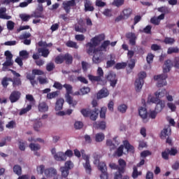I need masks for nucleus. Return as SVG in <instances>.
<instances>
[{"label": "nucleus", "mask_w": 179, "mask_h": 179, "mask_svg": "<svg viewBox=\"0 0 179 179\" xmlns=\"http://www.w3.org/2000/svg\"><path fill=\"white\" fill-rule=\"evenodd\" d=\"M106 40V35L104 34H101L93 37L90 41L85 44L86 52L88 55H93L92 62L93 64H101L103 62L104 53L100 50L99 48H96L98 45H100L101 41Z\"/></svg>", "instance_id": "1"}, {"label": "nucleus", "mask_w": 179, "mask_h": 179, "mask_svg": "<svg viewBox=\"0 0 179 179\" xmlns=\"http://www.w3.org/2000/svg\"><path fill=\"white\" fill-rule=\"evenodd\" d=\"M124 148L127 149V152H130L131 153H134L135 152V148H134V145H131L129 143V141L128 140L123 141V145H121L117 150L113 154V156H117V157H121L122 155H124Z\"/></svg>", "instance_id": "2"}, {"label": "nucleus", "mask_w": 179, "mask_h": 179, "mask_svg": "<svg viewBox=\"0 0 179 179\" xmlns=\"http://www.w3.org/2000/svg\"><path fill=\"white\" fill-rule=\"evenodd\" d=\"M174 66L176 69H179V57H176L173 62L171 59L165 61L163 66L164 73H167L171 70V67Z\"/></svg>", "instance_id": "3"}, {"label": "nucleus", "mask_w": 179, "mask_h": 179, "mask_svg": "<svg viewBox=\"0 0 179 179\" xmlns=\"http://www.w3.org/2000/svg\"><path fill=\"white\" fill-rule=\"evenodd\" d=\"M96 74L98 75L96 76L89 74L88 78L91 82H97L100 85H106V82L101 79L104 76V71H103V69H101V67H98Z\"/></svg>", "instance_id": "4"}, {"label": "nucleus", "mask_w": 179, "mask_h": 179, "mask_svg": "<svg viewBox=\"0 0 179 179\" xmlns=\"http://www.w3.org/2000/svg\"><path fill=\"white\" fill-rule=\"evenodd\" d=\"M131 16H132V8H124L120 13V15L115 19V22L118 23V22H121V20H127Z\"/></svg>", "instance_id": "5"}, {"label": "nucleus", "mask_w": 179, "mask_h": 179, "mask_svg": "<svg viewBox=\"0 0 179 179\" xmlns=\"http://www.w3.org/2000/svg\"><path fill=\"white\" fill-rule=\"evenodd\" d=\"M138 78H137L134 83L135 90L136 91L141 92L142 90V87L143 86V83H145V78H146V72L141 71L138 75Z\"/></svg>", "instance_id": "6"}, {"label": "nucleus", "mask_w": 179, "mask_h": 179, "mask_svg": "<svg viewBox=\"0 0 179 179\" xmlns=\"http://www.w3.org/2000/svg\"><path fill=\"white\" fill-rule=\"evenodd\" d=\"M98 164V169L102 173L101 174L100 177L101 179H108V173H107V165L104 162H100L99 159H95L94 161V164Z\"/></svg>", "instance_id": "7"}, {"label": "nucleus", "mask_w": 179, "mask_h": 179, "mask_svg": "<svg viewBox=\"0 0 179 179\" xmlns=\"http://www.w3.org/2000/svg\"><path fill=\"white\" fill-rule=\"evenodd\" d=\"M73 167V163L71 161H67L64 164V166L60 167V171L62 173V178H67L69 176V170Z\"/></svg>", "instance_id": "8"}, {"label": "nucleus", "mask_w": 179, "mask_h": 179, "mask_svg": "<svg viewBox=\"0 0 179 179\" xmlns=\"http://www.w3.org/2000/svg\"><path fill=\"white\" fill-rule=\"evenodd\" d=\"M171 135V127L170 126L165 127L164 129L161 131V138L166 139V137L168 136L166 138V143H169L170 146H173V141L171 138H169Z\"/></svg>", "instance_id": "9"}, {"label": "nucleus", "mask_w": 179, "mask_h": 179, "mask_svg": "<svg viewBox=\"0 0 179 179\" xmlns=\"http://www.w3.org/2000/svg\"><path fill=\"white\" fill-rule=\"evenodd\" d=\"M168 78L167 73H164L163 74L157 75L154 76L155 80H157V87H163L167 85V81L166 79Z\"/></svg>", "instance_id": "10"}, {"label": "nucleus", "mask_w": 179, "mask_h": 179, "mask_svg": "<svg viewBox=\"0 0 179 179\" xmlns=\"http://www.w3.org/2000/svg\"><path fill=\"white\" fill-rule=\"evenodd\" d=\"M6 57V62L3 64V68H8V66H13V55L9 50H6L4 52Z\"/></svg>", "instance_id": "11"}, {"label": "nucleus", "mask_w": 179, "mask_h": 179, "mask_svg": "<svg viewBox=\"0 0 179 179\" xmlns=\"http://www.w3.org/2000/svg\"><path fill=\"white\" fill-rule=\"evenodd\" d=\"M63 9L65 10L66 13H71V8L76 6V1L75 0H69L63 2Z\"/></svg>", "instance_id": "12"}, {"label": "nucleus", "mask_w": 179, "mask_h": 179, "mask_svg": "<svg viewBox=\"0 0 179 179\" xmlns=\"http://www.w3.org/2000/svg\"><path fill=\"white\" fill-rule=\"evenodd\" d=\"M83 159L85 160V163L83 164V167L85 169L87 174H92V166H90L89 155H83Z\"/></svg>", "instance_id": "13"}, {"label": "nucleus", "mask_w": 179, "mask_h": 179, "mask_svg": "<svg viewBox=\"0 0 179 179\" xmlns=\"http://www.w3.org/2000/svg\"><path fill=\"white\" fill-rule=\"evenodd\" d=\"M20 96H22V93L19 91H13L11 92L9 100L10 103H16V101H19L20 100Z\"/></svg>", "instance_id": "14"}, {"label": "nucleus", "mask_w": 179, "mask_h": 179, "mask_svg": "<svg viewBox=\"0 0 179 179\" xmlns=\"http://www.w3.org/2000/svg\"><path fill=\"white\" fill-rule=\"evenodd\" d=\"M138 114L142 118L143 122L146 124V122H148V110L146 108L140 107L138 109Z\"/></svg>", "instance_id": "15"}, {"label": "nucleus", "mask_w": 179, "mask_h": 179, "mask_svg": "<svg viewBox=\"0 0 179 179\" xmlns=\"http://www.w3.org/2000/svg\"><path fill=\"white\" fill-rule=\"evenodd\" d=\"M126 38H128L130 45H136V35L133 32H128L126 34Z\"/></svg>", "instance_id": "16"}, {"label": "nucleus", "mask_w": 179, "mask_h": 179, "mask_svg": "<svg viewBox=\"0 0 179 179\" xmlns=\"http://www.w3.org/2000/svg\"><path fill=\"white\" fill-rule=\"evenodd\" d=\"M57 169H54V168H48L45 169V176L48 178H51L52 177H55V176H57Z\"/></svg>", "instance_id": "17"}, {"label": "nucleus", "mask_w": 179, "mask_h": 179, "mask_svg": "<svg viewBox=\"0 0 179 179\" xmlns=\"http://www.w3.org/2000/svg\"><path fill=\"white\" fill-rule=\"evenodd\" d=\"M85 12H93L94 6L90 0H85L84 1Z\"/></svg>", "instance_id": "18"}, {"label": "nucleus", "mask_w": 179, "mask_h": 179, "mask_svg": "<svg viewBox=\"0 0 179 179\" xmlns=\"http://www.w3.org/2000/svg\"><path fill=\"white\" fill-rule=\"evenodd\" d=\"M54 159L57 162H65L66 160V157L63 152H59L54 155Z\"/></svg>", "instance_id": "19"}, {"label": "nucleus", "mask_w": 179, "mask_h": 179, "mask_svg": "<svg viewBox=\"0 0 179 179\" xmlns=\"http://www.w3.org/2000/svg\"><path fill=\"white\" fill-rule=\"evenodd\" d=\"M118 171H120V173H125V169L127 168V162L123 159H119L118 160Z\"/></svg>", "instance_id": "20"}, {"label": "nucleus", "mask_w": 179, "mask_h": 179, "mask_svg": "<svg viewBox=\"0 0 179 179\" xmlns=\"http://www.w3.org/2000/svg\"><path fill=\"white\" fill-rule=\"evenodd\" d=\"M108 90L107 88H102L96 95L97 99H103V97H107L108 96Z\"/></svg>", "instance_id": "21"}, {"label": "nucleus", "mask_w": 179, "mask_h": 179, "mask_svg": "<svg viewBox=\"0 0 179 179\" xmlns=\"http://www.w3.org/2000/svg\"><path fill=\"white\" fill-rule=\"evenodd\" d=\"M99 108H94V110H91L90 113V118L92 121H96L99 117Z\"/></svg>", "instance_id": "22"}, {"label": "nucleus", "mask_w": 179, "mask_h": 179, "mask_svg": "<svg viewBox=\"0 0 179 179\" xmlns=\"http://www.w3.org/2000/svg\"><path fill=\"white\" fill-rule=\"evenodd\" d=\"M64 103H65V101L64 99L60 98L57 100L56 103H55V110L56 111H61L62 109V107H64Z\"/></svg>", "instance_id": "23"}, {"label": "nucleus", "mask_w": 179, "mask_h": 179, "mask_svg": "<svg viewBox=\"0 0 179 179\" xmlns=\"http://www.w3.org/2000/svg\"><path fill=\"white\" fill-rule=\"evenodd\" d=\"M38 108L40 113H46V111H48V105H47V103L43 101L39 103Z\"/></svg>", "instance_id": "24"}, {"label": "nucleus", "mask_w": 179, "mask_h": 179, "mask_svg": "<svg viewBox=\"0 0 179 179\" xmlns=\"http://www.w3.org/2000/svg\"><path fill=\"white\" fill-rule=\"evenodd\" d=\"M94 127L96 129H101L102 131H104L106 128V123L104 121H101L98 123L95 122L94 123Z\"/></svg>", "instance_id": "25"}, {"label": "nucleus", "mask_w": 179, "mask_h": 179, "mask_svg": "<svg viewBox=\"0 0 179 179\" xmlns=\"http://www.w3.org/2000/svg\"><path fill=\"white\" fill-rule=\"evenodd\" d=\"M38 52L39 54H41L42 57H43V58H47L48 57V55H50V50L47 48H38Z\"/></svg>", "instance_id": "26"}, {"label": "nucleus", "mask_w": 179, "mask_h": 179, "mask_svg": "<svg viewBox=\"0 0 179 179\" xmlns=\"http://www.w3.org/2000/svg\"><path fill=\"white\" fill-rule=\"evenodd\" d=\"M64 59L66 64V65H71L72 62H73V57L69 53H66L64 55Z\"/></svg>", "instance_id": "27"}, {"label": "nucleus", "mask_w": 179, "mask_h": 179, "mask_svg": "<svg viewBox=\"0 0 179 179\" xmlns=\"http://www.w3.org/2000/svg\"><path fill=\"white\" fill-rule=\"evenodd\" d=\"M165 107V103L164 101H161L159 102H158L155 106V111H156L157 113H162V111L163 110V109Z\"/></svg>", "instance_id": "28"}, {"label": "nucleus", "mask_w": 179, "mask_h": 179, "mask_svg": "<svg viewBox=\"0 0 179 179\" xmlns=\"http://www.w3.org/2000/svg\"><path fill=\"white\" fill-rule=\"evenodd\" d=\"M6 8H0V19H6V20H9L10 19V15H7L6 14Z\"/></svg>", "instance_id": "29"}, {"label": "nucleus", "mask_w": 179, "mask_h": 179, "mask_svg": "<svg viewBox=\"0 0 179 179\" xmlns=\"http://www.w3.org/2000/svg\"><path fill=\"white\" fill-rule=\"evenodd\" d=\"M9 82H13V79L8 77H4L1 80V85L4 89L9 86Z\"/></svg>", "instance_id": "30"}, {"label": "nucleus", "mask_w": 179, "mask_h": 179, "mask_svg": "<svg viewBox=\"0 0 179 179\" xmlns=\"http://www.w3.org/2000/svg\"><path fill=\"white\" fill-rule=\"evenodd\" d=\"M108 45H110V41L107 40V41H104L101 46L99 48H96L99 49V51H101V52H103V51H107V47H108Z\"/></svg>", "instance_id": "31"}, {"label": "nucleus", "mask_w": 179, "mask_h": 179, "mask_svg": "<svg viewBox=\"0 0 179 179\" xmlns=\"http://www.w3.org/2000/svg\"><path fill=\"white\" fill-rule=\"evenodd\" d=\"M66 101L68 103L70 104V106H73V107H75L76 104H78V101H73V98L71 96V94H66Z\"/></svg>", "instance_id": "32"}, {"label": "nucleus", "mask_w": 179, "mask_h": 179, "mask_svg": "<svg viewBox=\"0 0 179 179\" xmlns=\"http://www.w3.org/2000/svg\"><path fill=\"white\" fill-rule=\"evenodd\" d=\"M141 174H142V171H138V167L134 166L133 167V172H132V174H131L132 178L136 179Z\"/></svg>", "instance_id": "33"}, {"label": "nucleus", "mask_w": 179, "mask_h": 179, "mask_svg": "<svg viewBox=\"0 0 179 179\" xmlns=\"http://www.w3.org/2000/svg\"><path fill=\"white\" fill-rule=\"evenodd\" d=\"M13 171L16 174L17 176H22V166L20 165H14L13 168Z\"/></svg>", "instance_id": "34"}, {"label": "nucleus", "mask_w": 179, "mask_h": 179, "mask_svg": "<svg viewBox=\"0 0 179 179\" xmlns=\"http://www.w3.org/2000/svg\"><path fill=\"white\" fill-rule=\"evenodd\" d=\"M31 17V15H27L26 13L20 14V18L21 19L22 22H29Z\"/></svg>", "instance_id": "35"}, {"label": "nucleus", "mask_w": 179, "mask_h": 179, "mask_svg": "<svg viewBox=\"0 0 179 179\" xmlns=\"http://www.w3.org/2000/svg\"><path fill=\"white\" fill-rule=\"evenodd\" d=\"M66 45V47H69L70 48H75L76 50H78V48H79V45H78V43L72 41H67Z\"/></svg>", "instance_id": "36"}, {"label": "nucleus", "mask_w": 179, "mask_h": 179, "mask_svg": "<svg viewBox=\"0 0 179 179\" xmlns=\"http://www.w3.org/2000/svg\"><path fill=\"white\" fill-rule=\"evenodd\" d=\"M125 3V0H114L112 3L113 6H116V8H120Z\"/></svg>", "instance_id": "37"}, {"label": "nucleus", "mask_w": 179, "mask_h": 179, "mask_svg": "<svg viewBox=\"0 0 179 179\" xmlns=\"http://www.w3.org/2000/svg\"><path fill=\"white\" fill-rule=\"evenodd\" d=\"M179 53V48L178 47H170L168 48L167 54H178Z\"/></svg>", "instance_id": "38"}, {"label": "nucleus", "mask_w": 179, "mask_h": 179, "mask_svg": "<svg viewBox=\"0 0 179 179\" xmlns=\"http://www.w3.org/2000/svg\"><path fill=\"white\" fill-rule=\"evenodd\" d=\"M59 94L58 91L49 92L46 96V99H48V100H51L52 99H55V97H58Z\"/></svg>", "instance_id": "39"}, {"label": "nucleus", "mask_w": 179, "mask_h": 179, "mask_svg": "<svg viewBox=\"0 0 179 179\" xmlns=\"http://www.w3.org/2000/svg\"><path fill=\"white\" fill-rule=\"evenodd\" d=\"M166 94H167V91L165 89L155 92V96L156 97H158V99H162Z\"/></svg>", "instance_id": "40"}, {"label": "nucleus", "mask_w": 179, "mask_h": 179, "mask_svg": "<svg viewBox=\"0 0 179 179\" xmlns=\"http://www.w3.org/2000/svg\"><path fill=\"white\" fill-rule=\"evenodd\" d=\"M164 44H169V45H173L176 43V39L171 37H165L164 39Z\"/></svg>", "instance_id": "41"}, {"label": "nucleus", "mask_w": 179, "mask_h": 179, "mask_svg": "<svg viewBox=\"0 0 179 179\" xmlns=\"http://www.w3.org/2000/svg\"><path fill=\"white\" fill-rule=\"evenodd\" d=\"M140 33L152 34V25H147L143 29H140Z\"/></svg>", "instance_id": "42"}, {"label": "nucleus", "mask_w": 179, "mask_h": 179, "mask_svg": "<svg viewBox=\"0 0 179 179\" xmlns=\"http://www.w3.org/2000/svg\"><path fill=\"white\" fill-rule=\"evenodd\" d=\"M104 138H106V136L103 133H98L95 135L96 142H103V141H104Z\"/></svg>", "instance_id": "43"}, {"label": "nucleus", "mask_w": 179, "mask_h": 179, "mask_svg": "<svg viewBox=\"0 0 179 179\" xmlns=\"http://www.w3.org/2000/svg\"><path fill=\"white\" fill-rule=\"evenodd\" d=\"M31 110V105H27L26 108H22L21 110L19 113V115H23L24 114H27Z\"/></svg>", "instance_id": "44"}, {"label": "nucleus", "mask_w": 179, "mask_h": 179, "mask_svg": "<svg viewBox=\"0 0 179 179\" xmlns=\"http://www.w3.org/2000/svg\"><path fill=\"white\" fill-rule=\"evenodd\" d=\"M106 145L110 148V150H115L117 149V145L110 139L106 141Z\"/></svg>", "instance_id": "45"}, {"label": "nucleus", "mask_w": 179, "mask_h": 179, "mask_svg": "<svg viewBox=\"0 0 179 179\" xmlns=\"http://www.w3.org/2000/svg\"><path fill=\"white\" fill-rule=\"evenodd\" d=\"M31 15L32 17H36V18L44 17V15H43V13L38 11L37 10H36L32 14H31Z\"/></svg>", "instance_id": "46"}, {"label": "nucleus", "mask_w": 179, "mask_h": 179, "mask_svg": "<svg viewBox=\"0 0 179 179\" xmlns=\"http://www.w3.org/2000/svg\"><path fill=\"white\" fill-rule=\"evenodd\" d=\"M64 61V55H59L55 59V62L56 64H62Z\"/></svg>", "instance_id": "47"}, {"label": "nucleus", "mask_w": 179, "mask_h": 179, "mask_svg": "<svg viewBox=\"0 0 179 179\" xmlns=\"http://www.w3.org/2000/svg\"><path fill=\"white\" fill-rule=\"evenodd\" d=\"M166 149L170 156H176V155L178 153V150H177V148L174 147L171 148V149L169 148H166Z\"/></svg>", "instance_id": "48"}, {"label": "nucleus", "mask_w": 179, "mask_h": 179, "mask_svg": "<svg viewBox=\"0 0 179 179\" xmlns=\"http://www.w3.org/2000/svg\"><path fill=\"white\" fill-rule=\"evenodd\" d=\"M157 10L158 12H161V13H164V15L170 13V10L166 6L159 7L157 8Z\"/></svg>", "instance_id": "49"}, {"label": "nucleus", "mask_w": 179, "mask_h": 179, "mask_svg": "<svg viewBox=\"0 0 179 179\" xmlns=\"http://www.w3.org/2000/svg\"><path fill=\"white\" fill-rule=\"evenodd\" d=\"M29 148H30L31 150H34V152H36L37 150H40L41 147L38 144H34V143H31L29 144Z\"/></svg>", "instance_id": "50"}, {"label": "nucleus", "mask_w": 179, "mask_h": 179, "mask_svg": "<svg viewBox=\"0 0 179 179\" xmlns=\"http://www.w3.org/2000/svg\"><path fill=\"white\" fill-rule=\"evenodd\" d=\"M81 65L83 72H87V69L92 66L89 63L83 61L81 62Z\"/></svg>", "instance_id": "51"}, {"label": "nucleus", "mask_w": 179, "mask_h": 179, "mask_svg": "<svg viewBox=\"0 0 179 179\" xmlns=\"http://www.w3.org/2000/svg\"><path fill=\"white\" fill-rule=\"evenodd\" d=\"M75 30H76V31H78V33H86L87 31V29L86 28L80 27L78 24L75 25Z\"/></svg>", "instance_id": "52"}, {"label": "nucleus", "mask_w": 179, "mask_h": 179, "mask_svg": "<svg viewBox=\"0 0 179 179\" xmlns=\"http://www.w3.org/2000/svg\"><path fill=\"white\" fill-rule=\"evenodd\" d=\"M127 109H128V106H127V105L125 104H121L117 107L118 111L122 113H127Z\"/></svg>", "instance_id": "53"}, {"label": "nucleus", "mask_w": 179, "mask_h": 179, "mask_svg": "<svg viewBox=\"0 0 179 179\" xmlns=\"http://www.w3.org/2000/svg\"><path fill=\"white\" fill-rule=\"evenodd\" d=\"M30 37H31V34H30L29 32H25L21 34L19 36V38L20 40H27V38H30Z\"/></svg>", "instance_id": "54"}, {"label": "nucleus", "mask_w": 179, "mask_h": 179, "mask_svg": "<svg viewBox=\"0 0 179 179\" xmlns=\"http://www.w3.org/2000/svg\"><path fill=\"white\" fill-rule=\"evenodd\" d=\"M63 87L66 88V94H72V90H73L72 85L69 84H64L63 85Z\"/></svg>", "instance_id": "55"}, {"label": "nucleus", "mask_w": 179, "mask_h": 179, "mask_svg": "<svg viewBox=\"0 0 179 179\" xmlns=\"http://www.w3.org/2000/svg\"><path fill=\"white\" fill-rule=\"evenodd\" d=\"M91 111H92V110H90V109L83 108L80 110V113L83 115V117H90Z\"/></svg>", "instance_id": "56"}, {"label": "nucleus", "mask_w": 179, "mask_h": 179, "mask_svg": "<svg viewBox=\"0 0 179 179\" xmlns=\"http://www.w3.org/2000/svg\"><path fill=\"white\" fill-rule=\"evenodd\" d=\"M11 82H13V87H16V86H20V85H22V81L19 78H14Z\"/></svg>", "instance_id": "57"}, {"label": "nucleus", "mask_w": 179, "mask_h": 179, "mask_svg": "<svg viewBox=\"0 0 179 179\" xmlns=\"http://www.w3.org/2000/svg\"><path fill=\"white\" fill-rule=\"evenodd\" d=\"M20 57H21L22 59H27V58H29V53L27 50H21L20 52Z\"/></svg>", "instance_id": "58"}, {"label": "nucleus", "mask_w": 179, "mask_h": 179, "mask_svg": "<svg viewBox=\"0 0 179 179\" xmlns=\"http://www.w3.org/2000/svg\"><path fill=\"white\" fill-rule=\"evenodd\" d=\"M80 92L82 96H85V94H87V93L90 92V88L89 87H83L80 90Z\"/></svg>", "instance_id": "59"}, {"label": "nucleus", "mask_w": 179, "mask_h": 179, "mask_svg": "<svg viewBox=\"0 0 179 179\" xmlns=\"http://www.w3.org/2000/svg\"><path fill=\"white\" fill-rule=\"evenodd\" d=\"M107 80L109 82H111L112 80H114L115 79H117V75H115L113 73H109L108 76H106Z\"/></svg>", "instance_id": "60"}, {"label": "nucleus", "mask_w": 179, "mask_h": 179, "mask_svg": "<svg viewBox=\"0 0 179 179\" xmlns=\"http://www.w3.org/2000/svg\"><path fill=\"white\" fill-rule=\"evenodd\" d=\"M107 113V108L106 107H102L100 110V118L105 119L106 118V114Z\"/></svg>", "instance_id": "61"}, {"label": "nucleus", "mask_w": 179, "mask_h": 179, "mask_svg": "<svg viewBox=\"0 0 179 179\" xmlns=\"http://www.w3.org/2000/svg\"><path fill=\"white\" fill-rule=\"evenodd\" d=\"M74 128L76 129H82L83 128V122L80 121H77L74 124Z\"/></svg>", "instance_id": "62"}, {"label": "nucleus", "mask_w": 179, "mask_h": 179, "mask_svg": "<svg viewBox=\"0 0 179 179\" xmlns=\"http://www.w3.org/2000/svg\"><path fill=\"white\" fill-rule=\"evenodd\" d=\"M76 41H85V37L83 34H77L75 36Z\"/></svg>", "instance_id": "63"}, {"label": "nucleus", "mask_w": 179, "mask_h": 179, "mask_svg": "<svg viewBox=\"0 0 179 179\" xmlns=\"http://www.w3.org/2000/svg\"><path fill=\"white\" fill-rule=\"evenodd\" d=\"M127 63L122 62V63H117L115 65L116 69H124V68H126Z\"/></svg>", "instance_id": "64"}]
</instances>
